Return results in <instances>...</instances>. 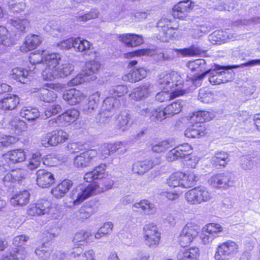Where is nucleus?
I'll return each mask as SVG.
<instances>
[{"label": "nucleus", "mask_w": 260, "mask_h": 260, "mask_svg": "<svg viewBox=\"0 0 260 260\" xmlns=\"http://www.w3.org/2000/svg\"><path fill=\"white\" fill-rule=\"evenodd\" d=\"M128 91L127 86L119 85L113 86L109 90L110 96L104 101L103 111L101 113L100 120L103 123H108L111 118L120 107L119 100L116 98L123 96Z\"/></svg>", "instance_id": "nucleus-1"}, {"label": "nucleus", "mask_w": 260, "mask_h": 260, "mask_svg": "<svg viewBox=\"0 0 260 260\" xmlns=\"http://www.w3.org/2000/svg\"><path fill=\"white\" fill-rule=\"evenodd\" d=\"M112 185L113 183L110 181L104 182V188L100 187L96 183L89 184L87 186L80 184L71 191L70 197L74 204L78 205L93 194L111 189Z\"/></svg>", "instance_id": "nucleus-2"}, {"label": "nucleus", "mask_w": 260, "mask_h": 260, "mask_svg": "<svg viewBox=\"0 0 260 260\" xmlns=\"http://www.w3.org/2000/svg\"><path fill=\"white\" fill-rule=\"evenodd\" d=\"M213 114L206 111H199L194 112L191 117L192 120L196 123L188 127L185 131L184 135L186 137L191 138H199L205 135L204 125L201 124L207 121L211 120Z\"/></svg>", "instance_id": "nucleus-3"}, {"label": "nucleus", "mask_w": 260, "mask_h": 260, "mask_svg": "<svg viewBox=\"0 0 260 260\" xmlns=\"http://www.w3.org/2000/svg\"><path fill=\"white\" fill-rule=\"evenodd\" d=\"M187 203L191 205H197L209 201L212 193L204 186H199L187 191L185 194Z\"/></svg>", "instance_id": "nucleus-4"}, {"label": "nucleus", "mask_w": 260, "mask_h": 260, "mask_svg": "<svg viewBox=\"0 0 260 260\" xmlns=\"http://www.w3.org/2000/svg\"><path fill=\"white\" fill-rule=\"evenodd\" d=\"M225 68L224 66L215 64L209 70L206 71V74H209V81L213 85H218L232 81L233 79V72L221 71Z\"/></svg>", "instance_id": "nucleus-5"}, {"label": "nucleus", "mask_w": 260, "mask_h": 260, "mask_svg": "<svg viewBox=\"0 0 260 260\" xmlns=\"http://www.w3.org/2000/svg\"><path fill=\"white\" fill-rule=\"evenodd\" d=\"M238 250L239 246L235 242L228 240L218 245L214 257L216 260H229L238 252Z\"/></svg>", "instance_id": "nucleus-6"}, {"label": "nucleus", "mask_w": 260, "mask_h": 260, "mask_svg": "<svg viewBox=\"0 0 260 260\" xmlns=\"http://www.w3.org/2000/svg\"><path fill=\"white\" fill-rule=\"evenodd\" d=\"M181 83V76L176 72H164L158 76L157 84L160 88L165 90H170Z\"/></svg>", "instance_id": "nucleus-7"}, {"label": "nucleus", "mask_w": 260, "mask_h": 260, "mask_svg": "<svg viewBox=\"0 0 260 260\" xmlns=\"http://www.w3.org/2000/svg\"><path fill=\"white\" fill-rule=\"evenodd\" d=\"M74 70V66L69 63H65L57 66L54 70L48 69L42 73L44 80L52 81L57 78H64L71 74Z\"/></svg>", "instance_id": "nucleus-8"}, {"label": "nucleus", "mask_w": 260, "mask_h": 260, "mask_svg": "<svg viewBox=\"0 0 260 260\" xmlns=\"http://www.w3.org/2000/svg\"><path fill=\"white\" fill-rule=\"evenodd\" d=\"M199 231V227L192 223H188L183 228L180 234L179 242L182 247H186L189 245L193 239L197 236Z\"/></svg>", "instance_id": "nucleus-9"}, {"label": "nucleus", "mask_w": 260, "mask_h": 260, "mask_svg": "<svg viewBox=\"0 0 260 260\" xmlns=\"http://www.w3.org/2000/svg\"><path fill=\"white\" fill-rule=\"evenodd\" d=\"M144 239L145 244L150 248L156 247L160 238V233L156 226L153 224H148L144 227Z\"/></svg>", "instance_id": "nucleus-10"}, {"label": "nucleus", "mask_w": 260, "mask_h": 260, "mask_svg": "<svg viewBox=\"0 0 260 260\" xmlns=\"http://www.w3.org/2000/svg\"><path fill=\"white\" fill-rule=\"evenodd\" d=\"M209 183L213 187L226 189L233 184L232 174L228 172L217 174L210 177Z\"/></svg>", "instance_id": "nucleus-11"}, {"label": "nucleus", "mask_w": 260, "mask_h": 260, "mask_svg": "<svg viewBox=\"0 0 260 260\" xmlns=\"http://www.w3.org/2000/svg\"><path fill=\"white\" fill-rule=\"evenodd\" d=\"M192 153V147L188 143L178 145L170 150L167 154V159L173 161L178 158H188Z\"/></svg>", "instance_id": "nucleus-12"}, {"label": "nucleus", "mask_w": 260, "mask_h": 260, "mask_svg": "<svg viewBox=\"0 0 260 260\" xmlns=\"http://www.w3.org/2000/svg\"><path fill=\"white\" fill-rule=\"evenodd\" d=\"M193 5L190 0L181 1L175 5L172 10V15L175 18L186 20L188 14L192 10Z\"/></svg>", "instance_id": "nucleus-13"}, {"label": "nucleus", "mask_w": 260, "mask_h": 260, "mask_svg": "<svg viewBox=\"0 0 260 260\" xmlns=\"http://www.w3.org/2000/svg\"><path fill=\"white\" fill-rule=\"evenodd\" d=\"M97 154L98 152L95 149H89L80 152L74 157V165L78 168L86 167Z\"/></svg>", "instance_id": "nucleus-14"}, {"label": "nucleus", "mask_w": 260, "mask_h": 260, "mask_svg": "<svg viewBox=\"0 0 260 260\" xmlns=\"http://www.w3.org/2000/svg\"><path fill=\"white\" fill-rule=\"evenodd\" d=\"M51 204L47 200H41L30 204L27 211L31 216H39L48 214L51 210Z\"/></svg>", "instance_id": "nucleus-15"}, {"label": "nucleus", "mask_w": 260, "mask_h": 260, "mask_svg": "<svg viewBox=\"0 0 260 260\" xmlns=\"http://www.w3.org/2000/svg\"><path fill=\"white\" fill-rule=\"evenodd\" d=\"M153 85L150 83H146L140 85L133 89L129 97L135 101H140L148 98L154 90Z\"/></svg>", "instance_id": "nucleus-16"}, {"label": "nucleus", "mask_w": 260, "mask_h": 260, "mask_svg": "<svg viewBox=\"0 0 260 260\" xmlns=\"http://www.w3.org/2000/svg\"><path fill=\"white\" fill-rule=\"evenodd\" d=\"M159 163L158 159L155 160L146 159L143 161H138L133 165L132 171L134 174L142 175Z\"/></svg>", "instance_id": "nucleus-17"}, {"label": "nucleus", "mask_w": 260, "mask_h": 260, "mask_svg": "<svg viewBox=\"0 0 260 260\" xmlns=\"http://www.w3.org/2000/svg\"><path fill=\"white\" fill-rule=\"evenodd\" d=\"M36 181L40 187L47 188L50 187L54 182L53 175L44 169H40L36 172Z\"/></svg>", "instance_id": "nucleus-18"}, {"label": "nucleus", "mask_w": 260, "mask_h": 260, "mask_svg": "<svg viewBox=\"0 0 260 260\" xmlns=\"http://www.w3.org/2000/svg\"><path fill=\"white\" fill-rule=\"evenodd\" d=\"M85 98L84 94L79 90L72 88L64 91L62 98L69 104L75 105L80 102Z\"/></svg>", "instance_id": "nucleus-19"}, {"label": "nucleus", "mask_w": 260, "mask_h": 260, "mask_svg": "<svg viewBox=\"0 0 260 260\" xmlns=\"http://www.w3.org/2000/svg\"><path fill=\"white\" fill-rule=\"evenodd\" d=\"M20 100L14 94H8L0 100V108L3 111L14 110L19 104Z\"/></svg>", "instance_id": "nucleus-20"}, {"label": "nucleus", "mask_w": 260, "mask_h": 260, "mask_svg": "<svg viewBox=\"0 0 260 260\" xmlns=\"http://www.w3.org/2000/svg\"><path fill=\"white\" fill-rule=\"evenodd\" d=\"M97 210V207L93 202L86 203L76 212V217L80 220L87 219Z\"/></svg>", "instance_id": "nucleus-21"}, {"label": "nucleus", "mask_w": 260, "mask_h": 260, "mask_svg": "<svg viewBox=\"0 0 260 260\" xmlns=\"http://www.w3.org/2000/svg\"><path fill=\"white\" fill-rule=\"evenodd\" d=\"M134 211L141 212L146 215L153 214L156 212L155 205L146 200H142L133 205Z\"/></svg>", "instance_id": "nucleus-22"}, {"label": "nucleus", "mask_w": 260, "mask_h": 260, "mask_svg": "<svg viewBox=\"0 0 260 260\" xmlns=\"http://www.w3.org/2000/svg\"><path fill=\"white\" fill-rule=\"evenodd\" d=\"M17 40L16 35L11 32L6 27L0 25V44L9 47L14 45Z\"/></svg>", "instance_id": "nucleus-23"}, {"label": "nucleus", "mask_w": 260, "mask_h": 260, "mask_svg": "<svg viewBox=\"0 0 260 260\" xmlns=\"http://www.w3.org/2000/svg\"><path fill=\"white\" fill-rule=\"evenodd\" d=\"M79 116L78 110L75 109H70L58 116V120L63 126L70 125L75 122Z\"/></svg>", "instance_id": "nucleus-24"}, {"label": "nucleus", "mask_w": 260, "mask_h": 260, "mask_svg": "<svg viewBox=\"0 0 260 260\" xmlns=\"http://www.w3.org/2000/svg\"><path fill=\"white\" fill-rule=\"evenodd\" d=\"M56 85L52 83H47L44 85V87L40 89L39 98L41 100L49 103L53 102L56 98L57 95L55 92L48 89L47 88L54 89Z\"/></svg>", "instance_id": "nucleus-25"}, {"label": "nucleus", "mask_w": 260, "mask_h": 260, "mask_svg": "<svg viewBox=\"0 0 260 260\" xmlns=\"http://www.w3.org/2000/svg\"><path fill=\"white\" fill-rule=\"evenodd\" d=\"M44 58L43 68L45 67V68L42 70V72L48 69L54 70L59 63L61 56L58 53H54L47 54L45 52L44 54Z\"/></svg>", "instance_id": "nucleus-26"}, {"label": "nucleus", "mask_w": 260, "mask_h": 260, "mask_svg": "<svg viewBox=\"0 0 260 260\" xmlns=\"http://www.w3.org/2000/svg\"><path fill=\"white\" fill-rule=\"evenodd\" d=\"M72 182L68 179L61 181L56 186L51 189V194L56 198L63 197L72 186Z\"/></svg>", "instance_id": "nucleus-27"}, {"label": "nucleus", "mask_w": 260, "mask_h": 260, "mask_svg": "<svg viewBox=\"0 0 260 260\" xmlns=\"http://www.w3.org/2000/svg\"><path fill=\"white\" fill-rule=\"evenodd\" d=\"M45 51H42V53L32 52L30 53L29 58L30 63L33 67V70H31L30 68V72H34V73H35L37 72L36 70H43L44 54H45Z\"/></svg>", "instance_id": "nucleus-28"}, {"label": "nucleus", "mask_w": 260, "mask_h": 260, "mask_svg": "<svg viewBox=\"0 0 260 260\" xmlns=\"http://www.w3.org/2000/svg\"><path fill=\"white\" fill-rule=\"evenodd\" d=\"M200 256V250L197 247L180 250L177 257L178 260H198Z\"/></svg>", "instance_id": "nucleus-29"}, {"label": "nucleus", "mask_w": 260, "mask_h": 260, "mask_svg": "<svg viewBox=\"0 0 260 260\" xmlns=\"http://www.w3.org/2000/svg\"><path fill=\"white\" fill-rule=\"evenodd\" d=\"M147 74L146 70L140 68L132 70L129 73L123 76V80L131 82H136L144 78Z\"/></svg>", "instance_id": "nucleus-30"}, {"label": "nucleus", "mask_w": 260, "mask_h": 260, "mask_svg": "<svg viewBox=\"0 0 260 260\" xmlns=\"http://www.w3.org/2000/svg\"><path fill=\"white\" fill-rule=\"evenodd\" d=\"M106 168V165L102 164L96 167L92 171L85 174L84 179L87 182H91L95 179L103 178Z\"/></svg>", "instance_id": "nucleus-31"}, {"label": "nucleus", "mask_w": 260, "mask_h": 260, "mask_svg": "<svg viewBox=\"0 0 260 260\" xmlns=\"http://www.w3.org/2000/svg\"><path fill=\"white\" fill-rule=\"evenodd\" d=\"M30 193L26 190L19 191L11 199L10 203L14 206H25L29 201Z\"/></svg>", "instance_id": "nucleus-32"}, {"label": "nucleus", "mask_w": 260, "mask_h": 260, "mask_svg": "<svg viewBox=\"0 0 260 260\" xmlns=\"http://www.w3.org/2000/svg\"><path fill=\"white\" fill-rule=\"evenodd\" d=\"M12 78L17 81L25 84L30 80V75L29 71L25 70L23 68L17 67L12 70Z\"/></svg>", "instance_id": "nucleus-33"}, {"label": "nucleus", "mask_w": 260, "mask_h": 260, "mask_svg": "<svg viewBox=\"0 0 260 260\" xmlns=\"http://www.w3.org/2000/svg\"><path fill=\"white\" fill-rule=\"evenodd\" d=\"M41 42L39 36L32 34L28 35L26 37L24 44L21 47V50L27 52L34 49L41 44Z\"/></svg>", "instance_id": "nucleus-34"}, {"label": "nucleus", "mask_w": 260, "mask_h": 260, "mask_svg": "<svg viewBox=\"0 0 260 260\" xmlns=\"http://www.w3.org/2000/svg\"><path fill=\"white\" fill-rule=\"evenodd\" d=\"M120 41L127 46L135 47L143 43L142 36L136 34H127L119 36Z\"/></svg>", "instance_id": "nucleus-35"}, {"label": "nucleus", "mask_w": 260, "mask_h": 260, "mask_svg": "<svg viewBox=\"0 0 260 260\" xmlns=\"http://www.w3.org/2000/svg\"><path fill=\"white\" fill-rule=\"evenodd\" d=\"M100 64L95 60H91L86 63L85 68L83 72L85 73L88 79L90 81L94 80L96 79V73L100 68Z\"/></svg>", "instance_id": "nucleus-36"}, {"label": "nucleus", "mask_w": 260, "mask_h": 260, "mask_svg": "<svg viewBox=\"0 0 260 260\" xmlns=\"http://www.w3.org/2000/svg\"><path fill=\"white\" fill-rule=\"evenodd\" d=\"M184 89H175L170 93L169 90H165L157 93L155 95V99L159 102H164L166 101L169 100L172 98L183 95L184 93Z\"/></svg>", "instance_id": "nucleus-37"}, {"label": "nucleus", "mask_w": 260, "mask_h": 260, "mask_svg": "<svg viewBox=\"0 0 260 260\" xmlns=\"http://www.w3.org/2000/svg\"><path fill=\"white\" fill-rule=\"evenodd\" d=\"M100 96V93L96 92L89 97L88 103L83 106L82 109L85 114H91L97 108Z\"/></svg>", "instance_id": "nucleus-38"}, {"label": "nucleus", "mask_w": 260, "mask_h": 260, "mask_svg": "<svg viewBox=\"0 0 260 260\" xmlns=\"http://www.w3.org/2000/svg\"><path fill=\"white\" fill-rule=\"evenodd\" d=\"M51 145L57 146L58 144L63 143L68 139L69 135L62 129H56L50 133Z\"/></svg>", "instance_id": "nucleus-39"}, {"label": "nucleus", "mask_w": 260, "mask_h": 260, "mask_svg": "<svg viewBox=\"0 0 260 260\" xmlns=\"http://www.w3.org/2000/svg\"><path fill=\"white\" fill-rule=\"evenodd\" d=\"M20 116L28 121H34L40 116L38 109L31 107H24L20 112Z\"/></svg>", "instance_id": "nucleus-40"}, {"label": "nucleus", "mask_w": 260, "mask_h": 260, "mask_svg": "<svg viewBox=\"0 0 260 260\" xmlns=\"http://www.w3.org/2000/svg\"><path fill=\"white\" fill-rule=\"evenodd\" d=\"M6 158L9 159L10 163L16 164L23 161L26 156L24 150L18 149L9 151L6 154Z\"/></svg>", "instance_id": "nucleus-41"}, {"label": "nucleus", "mask_w": 260, "mask_h": 260, "mask_svg": "<svg viewBox=\"0 0 260 260\" xmlns=\"http://www.w3.org/2000/svg\"><path fill=\"white\" fill-rule=\"evenodd\" d=\"M10 128L16 135H20L22 132L26 131L27 128V124L19 118L15 117L9 122Z\"/></svg>", "instance_id": "nucleus-42"}, {"label": "nucleus", "mask_w": 260, "mask_h": 260, "mask_svg": "<svg viewBox=\"0 0 260 260\" xmlns=\"http://www.w3.org/2000/svg\"><path fill=\"white\" fill-rule=\"evenodd\" d=\"M184 174L181 172H177L171 174L167 179V183L171 187H176L178 186L183 187L182 178Z\"/></svg>", "instance_id": "nucleus-43"}, {"label": "nucleus", "mask_w": 260, "mask_h": 260, "mask_svg": "<svg viewBox=\"0 0 260 260\" xmlns=\"http://www.w3.org/2000/svg\"><path fill=\"white\" fill-rule=\"evenodd\" d=\"M229 161V154L225 152H217L212 157V162L215 166L225 167Z\"/></svg>", "instance_id": "nucleus-44"}, {"label": "nucleus", "mask_w": 260, "mask_h": 260, "mask_svg": "<svg viewBox=\"0 0 260 260\" xmlns=\"http://www.w3.org/2000/svg\"><path fill=\"white\" fill-rule=\"evenodd\" d=\"M10 23L19 32H25L29 25V22L25 18H16L11 20Z\"/></svg>", "instance_id": "nucleus-45"}, {"label": "nucleus", "mask_w": 260, "mask_h": 260, "mask_svg": "<svg viewBox=\"0 0 260 260\" xmlns=\"http://www.w3.org/2000/svg\"><path fill=\"white\" fill-rule=\"evenodd\" d=\"M92 44L86 40L76 38L73 40L72 47L78 52H83L90 49Z\"/></svg>", "instance_id": "nucleus-46"}, {"label": "nucleus", "mask_w": 260, "mask_h": 260, "mask_svg": "<svg viewBox=\"0 0 260 260\" xmlns=\"http://www.w3.org/2000/svg\"><path fill=\"white\" fill-rule=\"evenodd\" d=\"M184 105V102L181 100L177 101L169 105L166 107L168 115L171 117L179 113L181 111Z\"/></svg>", "instance_id": "nucleus-47"}, {"label": "nucleus", "mask_w": 260, "mask_h": 260, "mask_svg": "<svg viewBox=\"0 0 260 260\" xmlns=\"http://www.w3.org/2000/svg\"><path fill=\"white\" fill-rule=\"evenodd\" d=\"M89 232L80 231L77 233L73 239V242L77 246V249H79L81 246H85L87 244V239L90 236Z\"/></svg>", "instance_id": "nucleus-48"}, {"label": "nucleus", "mask_w": 260, "mask_h": 260, "mask_svg": "<svg viewBox=\"0 0 260 260\" xmlns=\"http://www.w3.org/2000/svg\"><path fill=\"white\" fill-rule=\"evenodd\" d=\"M130 118V115L127 111H122L117 117L118 128L121 131H124Z\"/></svg>", "instance_id": "nucleus-49"}, {"label": "nucleus", "mask_w": 260, "mask_h": 260, "mask_svg": "<svg viewBox=\"0 0 260 260\" xmlns=\"http://www.w3.org/2000/svg\"><path fill=\"white\" fill-rule=\"evenodd\" d=\"M9 7L13 12L20 13L26 8V0H10Z\"/></svg>", "instance_id": "nucleus-50"}, {"label": "nucleus", "mask_w": 260, "mask_h": 260, "mask_svg": "<svg viewBox=\"0 0 260 260\" xmlns=\"http://www.w3.org/2000/svg\"><path fill=\"white\" fill-rule=\"evenodd\" d=\"M41 156L39 153H33L27 160L26 167L30 170L37 169L41 165Z\"/></svg>", "instance_id": "nucleus-51"}, {"label": "nucleus", "mask_w": 260, "mask_h": 260, "mask_svg": "<svg viewBox=\"0 0 260 260\" xmlns=\"http://www.w3.org/2000/svg\"><path fill=\"white\" fill-rule=\"evenodd\" d=\"M213 94L208 89L202 88L199 90L198 99L203 103H209L213 99Z\"/></svg>", "instance_id": "nucleus-52"}, {"label": "nucleus", "mask_w": 260, "mask_h": 260, "mask_svg": "<svg viewBox=\"0 0 260 260\" xmlns=\"http://www.w3.org/2000/svg\"><path fill=\"white\" fill-rule=\"evenodd\" d=\"M198 180V177L193 173L188 174L187 175L184 174L182 178L183 187L189 188L194 186Z\"/></svg>", "instance_id": "nucleus-53"}, {"label": "nucleus", "mask_w": 260, "mask_h": 260, "mask_svg": "<svg viewBox=\"0 0 260 260\" xmlns=\"http://www.w3.org/2000/svg\"><path fill=\"white\" fill-rule=\"evenodd\" d=\"M36 254L41 260H46L50 256L51 249L43 244L35 250Z\"/></svg>", "instance_id": "nucleus-54"}, {"label": "nucleus", "mask_w": 260, "mask_h": 260, "mask_svg": "<svg viewBox=\"0 0 260 260\" xmlns=\"http://www.w3.org/2000/svg\"><path fill=\"white\" fill-rule=\"evenodd\" d=\"M204 228H205V231L213 235L214 237L218 236V234L221 233L223 230L222 227L220 224L214 223H209Z\"/></svg>", "instance_id": "nucleus-55"}, {"label": "nucleus", "mask_w": 260, "mask_h": 260, "mask_svg": "<svg viewBox=\"0 0 260 260\" xmlns=\"http://www.w3.org/2000/svg\"><path fill=\"white\" fill-rule=\"evenodd\" d=\"M86 72L84 73L83 71L75 78L70 80L68 85L69 86H76L84 82L90 81L86 75Z\"/></svg>", "instance_id": "nucleus-56"}, {"label": "nucleus", "mask_w": 260, "mask_h": 260, "mask_svg": "<svg viewBox=\"0 0 260 260\" xmlns=\"http://www.w3.org/2000/svg\"><path fill=\"white\" fill-rule=\"evenodd\" d=\"M209 40L214 44H220L225 40L224 32L221 30H216L212 33L209 37Z\"/></svg>", "instance_id": "nucleus-57"}, {"label": "nucleus", "mask_w": 260, "mask_h": 260, "mask_svg": "<svg viewBox=\"0 0 260 260\" xmlns=\"http://www.w3.org/2000/svg\"><path fill=\"white\" fill-rule=\"evenodd\" d=\"M151 116L155 117L158 121H162L168 117H170L166 111V108L164 109H153L151 110Z\"/></svg>", "instance_id": "nucleus-58"}, {"label": "nucleus", "mask_w": 260, "mask_h": 260, "mask_svg": "<svg viewBox=\"0 0 260 260\" xmlns=\"http://www.w3.org/2000/svg\"><path fill=\"white\" fill-rule=\"evenodd\" d=\"M152 51L149 49H143L135 50L124 54L126 58H129L134 56H140L142 55H152Z\"/></svg>", "instance_id": "nucleus-59"}, {"label": "nucleus", "mask_w": 260, "mask_h": 260, "mask_svg": "<svg viewBox=\"0 0 260 260\" xmlns=\"http://www.w3.org/2000/svg\"><path fill=\"white\" fill-rule=\"evenodd\" d=\"M61 110V106L58 104L49 105L46 108L44 114L46 118H49L52 115H56Z\"/></svg>", "instance_id": "nucleus-60"}, {"label": "nucleus", "mask_w": 260, "mask_h": 260, "mask_svg": "<svg viewBox=\"0 0 260 260\" xmlns=\"http://www.w3.org/2000/svg\"><path fill=\"white\" fill-rule=\"evenodd\" d=\"M80 252V250L77 249L76 251L72 252V254L74 257L77 256L79 258L78 260H91L93 258L94 252L92 250L87 251L82 254L79 253Z\"/></svg>", "instance_id": "nucleus-61"}, {"label": "nucleus", "mask_w": 260, "mask_h": 260, "mask_svg": "<svg viewBox=\"0 0 260 260\" xmlns=\"http://www.w3.org/2000/svg\"><path fill=\"white\" fill-rule=\"evenodd\" d=\"M174 29V28L172 27L168 26V30H160L158 34L159 39L162 42L169 41V40L173 36V31Z\"/></svg>", "instance_id": "nucleus-62"}, {"label": "nucleus", "mask_w": 260, "mask_h": 260, "mask_svg": "<svg viewBox=\"0 0 260 260\" xmlns=\"http://www.w3.org/2000/svg\"><path fill=\"white\" fill-rule=\"evenodd\" d=\"M16 139L11 136H6L2 138L0 140V151L3 150L4 147H7L11 144L15 143Z\"/></svg>", "instance_id": "nucleus-63"}, {"label": "nucleus", "mask_w": 260, "mask_h": 260, "mask_svg": "<svg viewBox=\"0 0 260 260\" xmlns=\"http://www.w3.org/2000/svg\"><path fill=\"white\" fill-rule=\"evenodd\" d=\"M14 255L15 260H24L26 256V252L22 248H18L11 251Z\"/></svg>", "instance_id": "nucleus-64"}]
</instances>
